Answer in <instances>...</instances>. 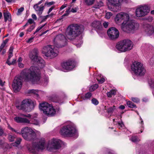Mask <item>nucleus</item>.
<instances>
[{"mask_svg":"<svg viewBox=\"0 0 154 154\" xmlns=\"http://www.w3.org/2000/svg\"><path fill=\"white\" fill-rule=\"evenodd\" d=\"M103 5V3L102 1H100L96 4L93 6V8H99Z\"/></svg>","mask_w":154,"mask_h":154,"instance_id":"nucleus-29","label":"nucleus"},{"mask_svg":"<svg viewBox=\"0 0 154 154\" xmlns=\"http://www.w3.org/2000/svg\"><path fill=\"white\" fill-rule=\"evenodd\" d=\"M131 140L133 142L137 143L140 141V140L136 136H132L131 138Z\"/></svg>","mask_w":154,"mask_h":154,"instance_id":"nucleus-31","label":"nucleus"},{"mask_svg":"<svg viewBox=\"0 0 154 154\" xmlns=\"http://www.w3.org/2000/svg\"><path fill=\"white\" fill-rule=\"evenodd\" d=\"M38 49H34L33 51V52L29 54V57L32 60L37 63L40 68H43L44 66L45 62L44 60L38 55Z\"/></svg>","mask_w":154,"mask_h":154,"instance_id":"nucleus-11","label":"nucleus"},{"mask_svg":"<svg viewBox=\"0 0 154 154\" xmlns=\"http://www.w3.org/2000/svg\"><path fill=\"white\" fill-rule=\"evenodd\" d=\"M36 137L35 133L32 130V133H29L24 139L27 140H31L34 139Z\"/></svg>","mask_w":154,"mask_h":154,"instance_id":"nucleus-23","label":"nucleus"},{"mask_svg":"<svg viewBox=\"0 0 154 154\" xmlns=\"http://www.w3.org/2000/svg\"><path fill=\"white\" fill-rule=\"evenodd\" d=\"M104 80L105 79L104 78H102L99 80H98V81L100 83L102 84L104 82Z\"/></svg>","mask_w":154,"mask_h":154,"instance_id":"nucleus-57","label":"nucleus"},{"mask_svg":"<svg viewBox=\"0 0 154 154\" xmlns=\"http://www.w3.org/2000/svg\"><path fill=\"white\" fill-rule=\"evenodd\" d=\"M21 140L22 139L20 138H17L15 142L13 143V146H18L20 144Z\"/></svg>","mask_w":154,"mask_h":154,"instance_id":"nucleus-32","label":"nucleus"},{"mask_svg":"<svg viewBox=\"0 0 154 154\" xmlns=\"http://www.w3.org/2000/svg\"><path fill=\"white\" fill-rule=\"evenodd\" d=\"M109 24L108 22H104L103 24V25L105 28H106L108 27Z\"/></svg>","mask_w":154,"mask_h":154,"instance_id":"nucleus-56","label":"nucleus"},{"mask_svg":"<svg viewBox=\"0 0 154 154\" xmlns=\"http://www.w3.org/2000/svg\"><path fill=\"white\" fill-rule=\"evenodd\" d=\"M84 27L80 24H73L69 26L67 30V37L72 40L75 38L84 31Z\"/></svg>","mask_w":154,"mask_h":154,"instance_id":"nucleus-2","label":"nucleus"},{"mask_svg":"<svg viewBox=\"0 0 154 154\" xmlns=\"http://www.w3.org/2000/svg\"><path fill=\"white\" fill-rule=\"evenodd\" d=\"M118 125L119 127V128L120 129L121 128H122L124 127V125L122 123V122H121V123H118Z\"/></svg>","mask_w":154,"mask_h":154,"instance_id":"nucleus-54","label":"nucleus"},{"mask_svg":"<svg viewBox=\"0 0 154 154\" xmlns=\"http://www.w3.org/2000/svg\"><path fill=\"white\" fill-rule=\"evenodd\" d=\"M33 39V37H31L27 41V43H30L32 42V40Z\"/></svg>","mask_w":154,"mask_h":154,"instance_id":"nucleus-60","label":"nucleus"},{"mask_svg":"<svg viewBox=\"0 0 154 154\" xmlns=\"http://www.w3.org/2000/svg\"><path fill=\"white\" fill-rule=\"evenodd\" d=\"M32 17L33 19H35V20H37V18L35 14H32Z\"/></svg>","mask_w":154,"mask_h":154,"instance_id":"nucleus-61","label":"nucleus"},{"mask_svg":"<svg viewBox=\"0 0 154 154\" xmlns=\"http://www.w3.org/2000/svg\"><path fill=\"white\" fill-rule=\"evenodd\" d=\"M5 45V44H2L1 45V46H0V50L1 51H2V50L3 49V48L4 47Z\"/></svg>","mask_w":154,"mask_h":154,"instance_id":"nucleus-64","label":"nucleus"},{"mask_svg":"<svg viewBox=\"0 0 154 154\" xmlns=\"http://www.w3.org/2000/svg\"><path fill=\"white\" fill-rule=\"evenodd\" d=\"M129 15L126 13L121 12L117 14L115 18V21L117 23H122V26L129 20Z\"/></svg>","mask_w":154,"mask_h":154,"instance_id":"nucleus-15","label":"nucleus"},{"mask_svg":"<svg viewBox=\"0 0 154 154\" xmlns=\"http://www.w3.org/2000/svg\"><path fill=\"white\" fill-rule=\"evenodd\" d=\"M18 66L19 67L22 68L24 67V64L21 63H18Z\"/></svg>","mask_w":154,"mask_h":154,"instance_id":"nucleus-58","label":"nucleus"},{"mask_svg":"<svg viewBox=\"0 0 154 154\" xmlns=\"http://www.w3.org/2000/svg\"><path fill=\"white\" fill-rule=\"evenodd\" d=\"M42 52L46 56L51 58L56 57L58 55V51L56 48L50 45L44 47Z\"/></svg>","mask_w":154,"mask_h":154,"instance_id":"nucleus-10","label":"nucleus"},{"mask_svg":"<svg viewBox=\"0 0 154 154\" xmlns=\"http://www.w3.org/2000/svg\"><path fill=\"white\" fill-rule=\"evenodd\" d=\"M78 42V43L76 44L75 45H76L77 46L79 47L81 45L82 43V37L80 38Z\"/></svg>","mask_w":154,"mask_h":154,"instance_id":"nucleus-47","label":"nucleus"},{"mask_svg":"<svg viewBox=\"0 0 154 154\" xmlns=\"http://www.w3.org/2000/svg\"><path fill=\"white\" fill-rule=\"evenodd\" d=\"M33 8L37 12V14L38 15H41L44 9V6L41 5V7L38 6V5H35Z\"/></svg>","mask_w":154,"mask_h":154,"instance_id":"nucleus-22","label":"nucleus"},{"mask_svg":"<svg viewBox=\"0 0 154 154\" xmlns=\"http://www.w3.org/2000/svg\"><path fill=\"white\" fill-rule=\"evenodd\" d=\"M76 131L75 126L72 125H68L62 127L60 131L62 135L66 137H72L75 135Z\"/></svg>","mask_w":154,"mask_h":154,"instance_id":"nucleus-8","label":"nucleus"},{"mask_svg":"<svg viewBox=\"0 0 154 154\" xmlns=\"http://www.w3.org/2000/svg\"><path fill=\"white\" fill-rule=\"evenodd\" d=\"M131 99L133 101L136 103L139 102L140 101L139 99L137 98L132 97Z\"/></svg>","mask_w":154,"mask_h":154,"instance_id":"nucleus-50","label":"nucleus"},{"mask_svg":"<svg viewBox=\"0 0 154 154\" xmlns=\"http://www.w3.org/2000/svg\"><path fill=\"white\" fill-rule=\"evenodd\" d=\"M63 69L67 71H70L74 67V61L72 60H68L63 62L62 64Z\"/></svg>","mask_w":154,"mask_h":154,"instance_id":"nucleus-18","label":"nucleus"},{"mask_svg":"<svg viewBox=\"0 0 154 154\" xmlns=\"http://www.w3.org/2000/svg\"><path fill=\"white\" fill-rule=\"evenodd\" d=\"M91 102L93 104L95 105H97L99 103L98 100L95 98L92 99L91 100Z\"/></svg>","mask_w":154,"mask_h":154,"instance_id":"nucleus-46","label":"nucleus"},{"mask_svg":"<svg viewBox=\"0 0 154 154\" xmlns=\"http://www.w3.org/2000/svg\"><path fill=\"white\" fill-rule=\"evenodd\" d=\"M116 91L115 90H112L109 92L107 93L106 94L108 97H111L112 96L115 95L116 94Z\"/></svg>","mask_w":154,"mask_h":154,"instance_id":"nucleus-28","label":"nucleus"},{"mask_svg":"<svg viewBox=\"0 0 154 154\" xmlns=\"http://www.w3.org/2000/svg\"><path fill=\"white\" fill-rule=\"evenodd\" d=\"M36 105V102L30 99H26L21 102L20 105L16 106L19 109L26 112H29L33 110Z\"/></svg>","mask_w":154,"mask_h":154,"instance_id":"nucleus-3","label":"nucleus"},{"mask_svg":"<svg viewBox=\"0 0 154 154\" xmlns=\"http://www.w3.org/2000/svg\"><path fill=\"white\" fill-rule=\"evenodd\" d=\"M92 95L91 94L90 92H88L85 95V99H90Z\"/></svg>","mask_w":154,"mask_h":154,"instance_id":"nucleus-41","label":"nucleus"},{"mask_svg":"<svg viewBox=\"0 0 154 154\" xmlns=\"http://www.w3.org/2000/svg\"><path fill=\"white\" fill-rule=\"evenodd\" d=\"M140 120H141V122L140 123L141 124V127L140 128V133H142L144 128V123L143 121V120L142 119V118H140ZM138 133H140V132H139Z\"/></svg>","mask_w":154,"mask_h":154,"instance_id":"nucleus-36","label":"nucleus"},{"mask_svg":"<svg viewBox=\"0 0 154 154\" xmlns=\"http://www.w3.org/2000/svg\"><path fill=\"white\" fill-rule=\"evenodd\" d=\"M46 24V23H45V24L41 26H39L35 30V32H38L39 30H41V29H42L45 26V25Z\"/></svg>","mask_w":154,"mask_h":154,"instance_id":"nucleus-51","label":"nucleus"},{"mask_svg":"<svg viewBox=\"0 0 154 154\" xmlns=\"http://www.w3.org/2000/svg\"><path fill=\"white\" fill-rule=\"evenodd\" d=\"M98 87V85L97 84H95L91 86L90 88V90L91 91H93Z\"/></svg>","mask_w":154,"mask_h":154,"instance_id":"nucleus-39","label":"nucleus"},{"mask_svg":"<svg viewBox=\"0 0 154 154\" xmlns=\"http://www.w3.org/2000/svg\"><path fill=\"white\" fill-rule=\"evenodd\" d=\"M91 26L97 31H100L102 29V26L100 21L95 20L91 23Z\"/></svg>","mask_w":154,"mask_h":154,"instance_id":"nucleus-19","label":"nucleus"},{"mask_svg":"<svg viewBox=\"0 0 154 154\" xmlns=\"http://www.w3.org/2000/svg\"><path fill=\"white\" fill-rule=\"evenodd\" d=\"M24 8L23 7H21L18 10L17 14V15H20L21 13L24 11Z\"/></svg>","mask_w":154,"mask_h":154,"instance_id":"nucleus-45","label":"nucleus"},{"mask_svg":"<svg viewBox=\"0 0 154 154\" xmlns=\"http://www.w3.org/2000/svg\"><path fill=\"white\" fill-rule=\"evenodd\" d=\"M5 45V44H2L1 45V46H0V50L1 51H2V50L3 49V48L4 47Z\"/></svg>","mask_w":154,"mask_h":154,"instance_id":"nucleus-62","label":"nucleus"},{"mask_svg":"<svg viewBox=\"0 0 154 154\" xmlns=\"http://www.w3.org/2000/svg\"><path fill=\"white\" fill-rule=\"evenodd\" d=\"M51 101L54 102L59 103H61L62 102L61 99L59 97L56 96H53Z\"/></svg>","mask_w":154,"mask_h":154,"instance_id":"nucleus-27","label":"nucleus"},{"mask_svg":"<svg viewBox=\"0 0 154 154\" xmlns=\"http://www.w3.org/2000/svg\"><path fill=\"white\" fill-rule=\"evenodd\" d=\"M39 17H38V19L39 20H41V21L40 22V23H42L43 22H44L47 19V18L45 17V16H43L40 15H39Z\"/></svg>","mask_w":154,"mask_h":154,"instance_id":"nucleus-38","label":"nucleus"},{"mask_svg":"<svg viewBox=\"0 0 154 154\" xmlns=\"http://www.w3.org/2000/svg\"><path fill=\"white\" fill-rule=\"evenodd\" d=\"M55 3V2L54 1H52L50 2L46 1L45 3L44 6V7L47 6V7H50L51 5L54 4Z\"/></svg>","mask_w":154,"mask_h":154,"instance_id":"nucleus-33","label":"nucleus"},{"mask_svg":"<svg viewBox=\"0 0 154 154\" xmlns=\"http://www.w3.org/2000/svg\"><path fill=\"white\" fill-rule=\"evenodd\" d=\"M127 104L128 106L130 108H134L136 107V105L134 104L132 102L130 101L127 102Z\"/></svg>","mask_w":154,"mask_h":154,"instance_id":"nucleus-34","label":"nucleus"},{"mask_svg":"<svg viewBox=\"0 0 154 154\" xmlns=\"http://www.w3.org/2000/svg\"><path fill=\"white\" fill-rule=\"evenodd\" d=\"M40 70L37 67L32 66L29 69H24L20 75L16 77L13 81L12 87L14 91L15 92H17L20 90L23 79L26 81H37L40 79Z\"/></svg>","mask_w":154,"mask_h":154,"instance_id":"nucleus-1","label":"nucleus"},{"mask_svg":"<svg viewBox=\"0 0 154 154\" xmlns=\"http://www.w3.org/2000/svg\"><path fill=\"white\" fill-rule=\"evenodd\" d=\"M8 128L9 129H10L12 131L14 132L17 134H19V133L17 131H16L12 127H11L9 125H8Z\"/></svg>","mask_w":154,"mask_h":154,"instance_id":"nucleus-48","label":"nucleus"},{"mask_svg":"<svg viewBox=\"0 0 154 154\" xmlns=\"http://www.w3.org/2000/svg\"><path fill=\"white\" fill-rule=\"evenodd\" d=\"M5 45V44H2L1 45V46H0V50L1 51H2V50L3 49V48L4 47Z\"/></svg>","mask_w":154,"mask_h":154,"instance_id":"nucleus-63","label":"nucleus"},{"mask_svg":"<svg viewBox=\"0 0 154 154\" xmlns=\"http://www.w3.org/2000/svg\"><path fill=\"white\" fill-rule=\"evenodd\" d=\"M16 59H13L12 61L11 62H10V60L9 61V62H6V63L9 65H14V64L16 62Z\"/></svg>","mask_w":154,"mask_h":154,"instance_id":"nucleus-49","label":"nucleus"},{"mask_svg":"<svg viewBox=\"0 0 154 154\" xmlns=\"http://www.w3.org/2000/svg\"><path fill=\"white\" fill-rule=\"evenodd\" d=\"M27 23L29 24H31L33 23H34L35 22L32 19L30 18L28 19Z\"/></svg>","mask_w":154,"mask_h":154,"instance_id":"nucleus-52","label":"nucleus"},{"mask_svg":"<svg viewBox=\"0 0 154 154\" xmlns=\"http://www.w3.org/2000/svg\"><path fill=\"white\" fill-rule=\"evenodd\" d=\"M4 16L5 19V22H6L7 20L9 21H11V14L8 12H6L4 13Z\"/></svg>","mask_w":154,"mask_h":154,"instance_id":"nucleus-24","label":"nucleus"},{"mask_svg":"<svg viewBox=\"0 0 154 154\" xmlns=\"http://www.w3.org/2000/svg\"><path fill=\"white\" fill-rule=\"evenodd\" d=\"M112 15V14L111 12H108L106 14L105 17L107 19H109L110 18Z\"/></svg>","mask_w":154,"mask_h":154,"instance_id":"nucleus-43","label":"nucleus"},{"mask_svg":"<svg viewBox=\"0 0 154 154\" xmlns=\"http://www.w3.org/2000/svg\"><path fill=\"white\" fill-rule=\"evenodd\" d=\"M116 109V107L115 106L110 107L107 109V112L109 113H112Z\"/></svg>","mask_w":154,"mask_h":154,"instance_id":"nucleus-35","label":"nucleus"},{"mask_svg":"<svg viewBox=\"0 0 154 154\" xmlns=\"http://www.w3.org/2000/svg\"><path fill=\"white\" fill-rule=\"evenodd\" d=\"M39 108L41 111L48 116H54L56 112V110L51 104L46 102H43L39 104Z\"/></svg>","mask_w":154,"mask_h":154,"instance_id":"nucleus-4","label":"nucleus"},{"mask_svg":"<svg viewBox=\"0 0 154 154\" xmlns=\"http://www.w3.org/2000/svg\"><path fill=\"white\" fill-rule=\"evenodd\" d=\"M8 138L10 142H12L14 141L16 137L12 134H9L8 135Z\"/></svg>","mask_w":154,"mask_h":154,"instance_id":"nucleus-30","label":"nucleus"},{"mask_svg":"<svg viewBox=\"0 0 154 154\" xmlns=\"http://www.w3.org/2000/svg\"><path fill=\"white\" fill-rule=\"evenodd\" d=\"M107 33L109 38L112 40H114L117 38L119 34L118 30L114 27L109 28L107 30Z\"/></svg>","mask_w":154,"mask_h":154,"instance_id":"nucleus-17","label":"nucleus"},{"mask_svg":"<svg viewBox=\"0 0 154 154\" xmlns=\"http://www.w3.org/2000/svg\"><path fill=\"white\" fill-rule=\"evenodd\" d=\"M132 72L136 75L142 76L144 75L146 72V70L143 64L140 62L134 61L131 66Z\"/></svg>","mask_w":154,"mask_h":154,"instance_id":"nucleus-7","label":"nucleus"},{"mask_svg":"<svg viewBox=\"0 0 154 154\" xmlns=\"http://www.w3.org/2000/svg\"><path fill=\"white\" fill-rule=\"evenodd\" d=\"M14 120L18 123H23L27 124H30V121L25 118L16 117L14 118Z\"/></svg>","mask_w":154,"mask_h":154,"instance_id":"nucleus-21","label":"nucleus"},{"mask_svg":"<svg viewBox=\"0 0 154 154\" xmlns=\"http://www.w3.org/2000/svg\"><path fill=\"white\" fill-rule=\"evenodd\" d=\"M108 8L111 11L116 12L120 10V2L123 0H107Z\"/></svg>","mask_w":154,"mask_h":154,"instance_id":"nucleus-13","label":"nucleus"},{"mask_svg":"<svg viewBox=\"0 0 154 154\" xmlns=\"http://www.w3.org/2000/svg\"><path fill=\"white\" fill-rule=\"evenodd\" d=\"M55 46L57 48L62 47L66 43V39L64 35L60 34L57 35L54 40Z\"/></svg>","mask_w":154,"mask_h":154,"instance_id":"nucleus-14","label":"nucleus"},{"mask_svg":"<svg viewBox=\"0 0 154 154\" xmlns=\"http://www.w3.org/2000/svg\"><path fill=\"white\" fill-rule=\"evenodd\" d=\"M14 48L13 47H11L9 50L8 56L6 62H9L11 58L13 56V52Z\"/></svg>","mask_w":154,"mask_h":154,"instance_id":"nucleus-26","label":"nucleus"},{"mask_svg":"<svg viewBox=\"0 0 154 154\" xmlns=\"http://www.w3.org/2000/svg\"><path fill=\"white\" fill-rule=\"evenodd\" d=\"M35 24L32 25L30 27H29L27 29V32H30L32 31L35 28Z\"/></svg>","mask_w":154,"mask_h":154,"instance_id":"nucleus-44","label":"nucleus"},{"mask_svg":"<svg viewBox=\"0 0 154 154\" xmlns=\"http://www.w3.org/2000/svg\"><path fill=\"white\" fill-rule=\"evenodd\" d=\"M132 42L128 39L119 42L116 45V49L121 52H125L131 50L133 47Z\"/></svg>","mask_w":154,"mask_h":154,"instance_id":"nucleus-5","label":"nucleus"},{"mask_svg":"<svg viewBox=\"0 0 154 154\" xmlns=\"http://www.w3.org/2000/svg\"><path fill=\"white\" fill-rule=\"evenodd\" d=\"M147 27H148V28H147V29H146V32L148 34H151L152 32V27L150 25H148Z\"/></svg>","mask_w":154,"mask_h":154,"instance_id":"nucleus-40","label":"nucleus"},{"mask_svg":"<svg viewBox=\"0 0 154 154\" xmlns=\"http://www.w3.org/2000/svg\"><path fill=\"white\" fill-rule=\"evenodd\" d=\"M149 84L150 86L153 88H154V80L152 79L149 80Z\"/></svg>","mask_w":154,"mask_h":154,"instance_id":"nucleus-42","label":"nucleus"},{"mask_svg":"<svg viewBox=\"0 0 154 154\" xmlns=\"http://www.w3.org/2000/svg\"><path fill=\"white\" fill-rule=\"evenodd\" d=\"M139 26V24L134 20H128L122 26V29L124 31L129 33L132 30L137 29Z\"/></svg>","mask_w":154,"mask_h":154,"instance_id":"nucleus-9","label":"nucleus"},{"mask_svg":"<svg viewBox=\"0 0 154 154\" xmlns=\"http://www.w3.org/2000/svg\"><path fill=\"white\" fill-rule=\"evenodd\" d=\"M149 11L148 6L146 5H141L136 10V15L138 17H142L147 15Z\"/></svg>","mask_w":154,"mask_h":154,"instance_id":"nucleus-16","label":"nucleus"},{"mask_svg":"<svg viewBox=\"0 0 154 154\" xmlns=\"http://www.w3.org/2000/svg\"><path fill=\"white\" fill-rule=\"evenodd\" d=\"M27 93L29 94L30 95H34L37 97L38 96V90H34L33 89L29 90L27 91Z\"/></svg>","mask_w":154,"mask_h":154,"instance_id":"nucleus-25","label":"nucleus"},{"mask_svg":"<svg viewBox=\"0 0 154 154\" xmlns=\"http://www.w3.org/2000/svg\"><path fill=\"white\" fill-rule=\"evenodd\" d=\"M33 130L30 128L26 127L23 128L21 130V133L23 137L24 138L30 133H32Z\"/></svg>","mask_w":154,"mask_h":154,"instance_id":"nucleus-20","label":"nucleus"},{"mask_svg":"<svg viewBox=\"0 0 154 154\" xmlns=\"http://www.w3.org/2000/svg\"><path fill=\"white\" fill-rule=\"evenodd\" d=\"M21 116L26 117L28 118H30L31 116V115L29 114H21Z\"/></svg>","mask_w":154,"mask_h":154,"instance_id":"nucleus-55","label":"nucleus"},{"mask_svg":"<svg viewBox=\"0 0 154 154\" xmlns=\"http://www.w3.org/2000/svg\"><path fill=\"white\" fill-rule=\"evenodd\" d=\"M63 144V142L60 140L53 138L49 142L47 148L50 151L53 149H58L61 148Z\"/></svg>","mask_w":154,"mask_h":154,"instance_id":"nucleus-12","label":"nucleus"},{"mask_svg":"<svg viewBox=\"0 0 154 154\" xmlns=\"http://www.w3.org/2000/svg\"><path fill=\"white\" fill-rule=\"evenodd\" d=\"M45 141L44 139L35 141L33 142L31 147L27 146L28 150L34 154H37L38 152L40 150H43L45 148Z\"/></svg>","mask_w":154,"mask_h":154,"instance_id":"nucleus-6","label":"nucleus"},{"mask_svg":"<svg viewBox=\"0 0 154 154\" xmlns=\"http://www.w3.org/2000/svg\"><path fill=\"white\" fill-rule=\"evenodd\" d=\"M84 1L87 5H90L94 3V0H84Z\"/></svg>","mask_w":154,"mask_h":154,"instance_id":"nucleus-37","label":"nucleus"},{"mask_svg":"<svg viewBox=\"0 0 154 154\" xmlns=\"http://www.w3.org/2000/svg\"><path fill=\"white\" fill-rule=\"evenodd\" d=\"M4 134V131L2 128L0 126V136H2Z\"/></svg>","mask_w":154,"mask_h":154,"instance_id":"nucleus-59","label":"nucleus"},{"mask_svg":"<svg viewBox=\"0 0 154 154\" xmlns=\"http://www.w3.org/2000/svg\"><path fill=\"white\" fill-rule=\"evenodd\" d=\"M55 7V6H53L50 8L48 12V14H49Z\"/></svg>","mask_w":154,"mask_h":154,"instance_id":"nucleus-53","label":"nucleus"}]
</instances>
